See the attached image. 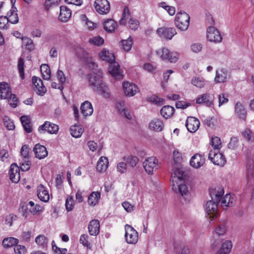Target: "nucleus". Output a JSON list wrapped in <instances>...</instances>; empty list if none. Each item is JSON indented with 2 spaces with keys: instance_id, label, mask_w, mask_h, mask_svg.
Returning a JSON list of instances; mask_svg holds the SVG:
<instances>
[{
  "instance_id": "9",
  "label": "nucleus",
  "mask_w": 254,
  "mask_h": 254,
  "mask_svg": "<svg viewBox=\"0 0 254 254\" xmlns=\"http://www.w3.org/2000/svg\"><path fill=\"white\" fill-rule=\"evenodd\" d=\"M94 5L96 11L100 14H106L110 12V4L108 0H96Z\"/></svg>"
},
{
  "instance_id": "45",
  "label": "nucleus",
  "mask_w": 254,
  "mask_h": 254,
  "mask_svg": "<svg viewBox=\"0 0 254 254\" xmlns=\"http://www.w3.org/2000/svg\"><path fill=\"white\" fill-rule=\"evenodd\" d=\"M18 243V240L13 237L6 238L2 241V245L5 248L15 246Z\"/></svg>"
},
{
  "instance_id": "10",
  "label": "nucleus",
  "mask_w": 254,
  "mask_h": 254,
  "mask_svg": "<svg viewBox=\"0 0 254 254\" xmlns=\"http://www.w3.org/2000/svg\"><path fill=\"white\" fill-rule=\"evenodd\" d=\"M207 38L210 42L214 43H220L222 40L220 32L213 26H210L207 28Z\"/></svg>"
},
{
  "instance_id": "23",
  "label": "nucleus",
  "mask_w": 254,
  "mask_h": 254,
  "mask_svg": "<svg viewBox=\"0 0 254 254\" xmlns=\"http://www.w3.org/2000/svg\"><path fill=\"white\" fill-rule=\"evenodd\" d=\"M35 157L39 159L45 158L48 155V151L46 148L40 144H37L33 148Z\"/></svg>"
},
{
  "instance_id": "50",
  "label": "nucleus",
  "mask_w": 254,
  "mask_h": 254,
  "mask_svg": "<svg viewBox=\"0 0 254 254\" xmlns=\"http://www.w3.org/2000/svg\"><path fill=\"white\" fill-rule=\"evenodd\" d=\"M191 83L195 86L201 88L204 87V80L199 77H194L191 79Z\"/></svg>"
},
{
  "instance_id": "6",
  "label": "nucleus",
  "mask_w": 254,
  "mask_h": 254,
  "mask_svg": "<svg viewBox=\"0 0 254 254\" xmlns=\"http://www.w3.org/2000/svg\"><path fill=\"white\" fill-rule=\"evenodd\" d=\"M157 54L162 60L168 61L170 63H176L178 60L177 53L171 52L166 48L158 50Z\"/></svg>"
},
{
  "instance_id": "43",
  "label": "nucleus",
  "mask_w": 254,
  "mask_h": 254,
  "mask_svg": "<svg viewBox=\"0 0 254 254\" xmlns=\"http://www.w3.org/2000/svg\"><path fill=\"white\" fill-rule=\"evenodd\" d=\"M132 44V39L129 37L127 40H122L120 42V46L125 51L128 52L131 50Z\"/></svg>"
},
{
  "instance_id": "40",
  "label": "nucleus",
  "mask_w": 254,
  "mask_h": 254,
  "mask_svg": "<svg viewBox=\"0 0 254 254\" xmlns=\"http://www.w3.org/2000/svg\"><path fill=\"white\" fill-rule=\"evenodd\" d=\"M100 198V193L98 191L92 192L88 196V203L89 205L95 206Z\"/></svg>"
},
{
  "instance_id": "34",
  "label": "nucleus",
  "mask_w": 254,
  "mask_h": 254,
  "mask_svg": "<svg viewBox=\"0 0 254 254\" xmlns=\"http://www.w3.org/2000/svg\"><path fill=\"white\" fill-rule=\"evenodd\" d=\"M108 165V160L106 157L102 156L99 159L96 166L97 170L103 172L106 170Z\"/></svg>"
},
{
  "instance_id": "5",
  "label": "nucleus",
  "mask_w": 254,
  "mask_h": 254,
  "mask_svg": "<svg viewBox=\"0 0 254 254\" xmlns=\"http://www.w3.org/2000/svg\"><path fill=\"white\" fill-rule=\"evenodd\" d=\"M143 166L148 174L152 175L159 167L158 160L154 156L148 157L144 161Z\"/></svg>"
},
{
  "instance_id": "44",
  "label": "nucleus",
  "mask_w": 254,
  "mask_h": 254,
  "mask_svg": "<svg viewBox=\"0 0 254 254\" xmlns=\"http://www.w3.org/2000/svg\"><path fill=\"white\" fill-rule=\"evenodd\" d=\"M43 78L45 80H49L51 78V70L47 64H43L40 67Z\"/></svg>"
},
{
  "instance_id": "24",
  "label": "nucleus",
  "mask_w": 254,
  "mask_h": 254,
  "mask_svg": "<svg viewBox=\"0 0 254 254\" xmlns=\"http://www.w3.org/2000/svg\"><path fill=\"white\" fill-rule=\"evenodd\" d=\"M37 192V196L40 200L45 202L49 201L50 199L49 192L43 185L40 184L38 186Z\"/></svg>"
},
{
  "instance_id": "52",
  "label": "nucleus",
  "mask_w": 254,
  "mask_h": 254,
  "mask_svg": "<svg viewBox=\"0 0 254 254\" xmlns=\"http://www.w3.org/2000/svg\"><path fill=\"white\" fill-rule=\"evenodd\" d=\"M159 5L160 7L164 8L170 15H173L175 13V8L173 6L167 5L165 2H161L159 3Z\"/></svg>"
},
{
  "instance_id": "28",
  "label": "nucleus",
  "mask_w": 254,
  "mask_h": 254,
  "mask_svg": "<svg viewBox=\"0 0 254 254\" xmlns=\"http://www.w3.org/2000/svg\"><path fill=\"white\" fill-rule=\"evenodd\" d=\"M229 77L228 72L224 69H219L216 71L214 80L216 83L226 81Z\"/></svg>"
},
{
  "instance_id": "16",
  "label": "nucleus",
  "mask_w": 254,
  "mask_h": 254,
  "mask_svg": "<svg viewBox=\"0 0 254 254\" xmlns=\"http://www.w3.org/2000/svg\"><path fill=\"white\" fill-rule=\"evenodd\" d=\"M224 193L223 187L221 186L212 187L209 190V194L212 200L220 202Z\"/></svg>"
},
{
  "instance_id": "29",
  "label": "nucleus",
  "mask_w": 254,
  "mask_h": 254,
  "mask_svg": "<svg viewBox=\"0 0 254 254\" xmlns=\"http://www.w3.org/2000/svg\"><path fill=\"white\" fill-rule=\"evenodd\" d=\"M80 108L82 114L85 117L91 116L93 112L92 104L88 101L84 102L81 104Z\"/></svg>"
},
{
  "instance_id": "26",
  "label": "nucleus",
  "mask_w": 254,
  "mask_h": 254,
  "mask_svg": "<svg viewBox=\"0 0 254 254\" xmlns=\"http://www.w3.org/2000/svg\"><path fill=\"white\" fill-rule=\"evenodd\" d=\"M71 15V11L66 6L60 7V13L59 16V19L62 22H67Z\"/></svg>"
},
{
  "instance_id": "41",
  "label": "nucleus",
  "mask_w": 254,
  "mask_h": 254,
  "mask_svg": "<svg viewBox=\"0 0 254 254\" xmlns=\"http://www.w3.org/2000/svg\"><path fill=\"white\" fill-rule=\"evenodd\" d=\"M20 120L24 130L27 133L31 132L32 130V128L30 125V121L28 117L26 116H22L21 117Z\"/></svg>"
},
{
  "instance_id": "3",
  "label": "nucleus",
  "mask_w": 254,
  "mask_h": 254,
  "mask_svg": "<svg viewBox=\"0 0 254 254\" xmlns=\"http://www.w3.org/2000/svg\"><path fill=\"white\" fill-rule=\"evenodd\" d=\"M190 17L186 12H180L177 14L175 18V24L177 27L182 31L188 29L190 25Z\"/></svg>"
},
{
  "instance_id": "49",
  "label": "nucleus",
  "mask_w": 254,
  "mask_h": 254,
  "mask_svg": "<svg viewBox=\"0 0 254 254\" xmlns=\"http://www.w3.org/2000/svg\"><path fill=\"white\" fill-rule=\"evenodd\" d=\"M3 123L5 127L8 130H13L14 127L13 122L7 116H4L3 119Z\"/></svg>"
},
{
  "instance_id": "14",
  "label": "nucleus",
  "mask_w": 254,
  "mask_h": 254,
  "mask_svg": "<svg viewBox=\"0 0 254 254\" xmlns=\"http://www.w3.org/2000/svg\"><path fill=\"white\" fill-rule=\"evenodd\" d=\"M157 34L161 38L171 40L177 34L176 29L174 28L161 27L156 31Z\"/></svg>"
},
{
  "instance_id": "17",
  "label": "nucleus",
  "mask_w": 254,
  "mask_h": 254,
  "mask_svg": "<svg viewBox=\"0 0 254 254\" xmlns=\"http://www.w3.org/2000/svg\"><path fill=\"white\" fill-rule=\"evenodd\" d=\"M123 86L125 95L128 97L133 96L139 91L135 84L128 81L124 82Z\"/></svg>"
},
{
  "instance_id": "64",
  "label": "nucleus",
  "mask_w": 254,
  "mask_h": 254,
  "mask_svg": "<svg viewBox=\"0 0 254 254\" xmlns=\"http://www.w3.org/2000/svg\"><path fill=\"white\" fill-rule=\"evenodd\" d=\"M14 251L16 254H25L26 252L24 246L17 244L15 246Z\"/></svg>"
},
{
  "instance_id": "42",
  "label": "nucleus",
  "mask_w": 254,
  "mask_h": 254,
  "mask_svg": "<svg viewBox=\"0 0 254 254\" xmlns=\"http://www.w3.org/2000/svg\"><path fill=\"white\" fill-rule=\"evenodd\" d=\"M123 160L126 162L127 164L132 168L136 165L139 161L137 157L132 155L125 156L123 157Z\"/></svg>"
},
{
  "instance_id": "31",
  "label": "nucleus",
  "mask_w": 254,
  "mask_h": 254,
  "mask_svg": "<svg viewBox=\"0 0 254 254\" xmlns=\"http://www.w3.org/2000/svg\"><path fill=\"white\" fill-rule=\"evenodd\" d=\"M99 56L102 61L108 62L109 64L115 59L114 55L106 49L102 50L99 53Z\"/></svg>"
},
{
  "instance_id": "22",
  "label": "nucleus",
  "mask_w": 254,
  "mask_h": 254,
  "mask_svg": "<svg viewBox=\"0 0 254 254\" xmlns=\"http://www.w3.org/2000/svg\"><path fill=\"white\" fill-rule=\"evenodd\" d=\"M235 114L236 116L241 120H245L247 117V111L244 105L237 102L235 105Z\"/></svg>"
},
{
  "instance_id": "63",
  "label": "nucleus",
  "mask_w": 254,
  "mask_h": 254,
  "mask_svg": "<svg viewBox=\"0 0 254 254\" xmlns=\"http://www.w3.org/2000/svg\"><path fill=\"white\" fill-rule=\"evenodd\" d=\"M43 210L44 207L38 204H36L33 208L29 209V211L33 214L39 213Z\"/></svg>"
},
{
  "instance_id": "48",
  "label": "nucleus",
  "mask_w": 254,
  "mask_h": 254,
  "mask_svg": "<svg viewBox=\"0 0 254 254\" xmlns=\"http://www.w3.org/2000/svg\"><path fill=\"white\" fill-rule=\"evenodd\" d=\"M88 42L91 44L100 46L104 44V39L100 36H97L90 38Z\"/></svg>"
},
{
  "instance_id": "57",
  "label": "nucleus",
  "mask_w": 254,
  "mask_h": 254,
  "mask_svg": "<svg viewBox=\"0 0 254 254\" xmlns=\"http://www.w3.org/2000/svg\"><path fill=\"white\" fill-rule=\"evenodd\" d=\"M22 40L23 41V43H25L26 48L28 50L32 51L34 49V45L33 44V41L31 39L27 37H24L22 38Z\"/></svg>"
},
{
  "instance_id": "60",
  "label": "nucleus",
  "mask_w": 254,
  "mask_h": 254,
  "mask_svg": "<svg viewBox=\"0 0 254 254\" xmlns=\"http://www.w3.org/2000/svg\"><path fill=\"white\" fill-rule=\"evenodd\" d=\"M16 215L13 214H10L5 217V224L8 225L9 226H11L12 225L13 221L16 220Z\"/></svg>"
},
{
  "instance_id": "47",
  "label": "nucleus",
  "mask_w": 254,
  "mask_h": 254,
  "mask_svg": "<svg viewBox=\"0 0 254 254\" xmlns=\"http://www.w3.org/2000/svg\"><path fill=\"white\" fill-rule=\"evenodd\" d=\"M83 57L89 67L93 70H94L95 68L97 67L96 64L93 61L92 57H90L87 52H83Z\"/></svg>"
},
{
  "instance_id": "13",
  "label": "nucleus",
  "mask_w": 254,
  "mask_h": 254,
  "mask_svg": "<svg viewBox=\"0 0 254 254\" xmlns=\"http://www.w3.org/2000/svg\"><path fill=\"white\" fill-rule=\"evenodd\" d=\"M247 179L250 186L252 185L254 182V161L251 158H248L246 160Z\"/></svg>"
},
{
  "instance_id": "54",
  "label": "nucleus",
  "mask_w": 254,
  "mask_h": 254,
  "mask_svg": "<svg viewBox=\"0 0 254 254\" xmlns=\"http://www.w3.org/2000/svg\"><path fill=\"white\" fill-rule=\"evenodd\" d=\"M24 64L23 59L20 58L18 61L17 67L22 79L24 78Z\"/></svg>"
},
{
  "instance_id": "38",
  "label": "nucleus",
  "mask_w": 254,
  "mask_h": 254,
  "mask_svg": "<svg viewBox=\"0 0 254 254\" xmlns=\"http://www.w3.org/2000/svg\"><path fill=\"white\" fill-rule=\"evenodd\" d=\"M83 129L80 126L73 125L70 128V134L75 138L80 137L83 132Z\"/></svg>"
},
{
  "instance_id": "62",
  "label": "nucleus",
  "mask_w": 254,
  "mask_h": 254,
  "mask_svg": "<svg viewBox=\"0 0 254 254\" xmlns=\"http://www.w3.org/2000/svg\"><path fill=\"white\" fill-rule=\"evenodd\" d=\"M122 206L127 212H131L134 209L135 207L133 204L126 201L122 203Z\"/></svg>"
},
{
  "instance_id": "7",
  "label": "nucleus",
  "mask_w": 254,
  "mask_h": 254,
  "mask_svg": "<svg viewBox=\"0 0 254 254\" xmlns=\"http://www.w3.org/2000/svg\"><path fill=\"white\" fill-rule=\"evenodd\" d=\"M125 237L126 242L128 244H135L138 239V232L130 225L126 224L125 225Z\"/></svg>"
},
{
  "instance_id": "20",
  "label": "nucleus",
  "mask_w": 254,
  "mask_h": 254,
  "mask_svg": "<svg viewBox=\"0 0 254 254\" xmlns=\"http://www.w3.org/2000/svg\"><path fill=\"white\" fill-rule=\"evenodd\" d=\"M32 82L37 90V93L40 96H43L46 93L47 89L44 85L42 80L34 76L32 77Z\"/></svg>"
},
{
  "instance_id": "53",
  "label": "nucleus",
  "mask_w": 254,
  "mask_h": 254,
  "mask_svg": "<svg viewBox=\"0 0 254 254\" xmlns=\"http://www.w3.org/2000/svg\"><path fill=\"white\" fill-rule=\"evenodd\" d=\"M35 242L38 245L44 247L48 243V239L44 235H40L35 238Z\"/></svg>"
},
{
  "instance_id": "12",
  "label": "nucleus",
  "mask_w": 254,
  "mask_h": 254,
  "mask_svg": "<svg viewBox=\"0 0 254 254\" xmlns=\"http://www.w3.org/2000/svg\"><path fill=\"white\" fill-rule=\"evenodd\" d=\"M219 202L212 199L207 202L205 205V210L210 218L213 219L217 217L218 214L217 205Z\"/></svg>"
},
{
  "instance_id": "15",
  "label": "nucleus",
  "mask_w": 254,
  "mask_h": 254,
  "mask_svg": "<svg viewBox=\"0 0 254 254\" xmlns=\"http://www.w3.org/2000/svg\"><path fill=\"white\" fill-rule=\"evenodd\" d=\"M200 122L199 120L194 117H189L186 122V127L190 132H195L199 128Z\"/></svg>"
},
{
  "instance_id": "46",
  "label": "nucleus",
  "mask_w": 254,
  "mask_h": 254,
  "mask_svg": "<svg viewBox=\"0 0 254 254\" xmlns=\"http://www.w3.org/2000/svg\"><path fill=\"white\" fill-rule=\"evenodd\" d=\"M15 9H11L10 10V12L7 13L8 21L12 24H16L18 22L19 19Z\"/></svg>"
},
{
  "instance_id": "25",
  "label": "nucleus",
  "mask_w": 254,
  "mask_h": 254,
  "mask_svg": "<svg viewBox=\"0 0 254 254\" xmlns=\"http://www.w3.org/2000/svg\"><path fill=\"white\" fill-rule=\"evenodd\" d=\"M88 231L90 235L97 236L100 231V223L97 219H93L88 225Z\"/></svg>"
},
{
  "instance_id": "61",
  "label": "nucleus",
  "mask_w": 254,
  "mask_h": 254,
  "mask_svg": "<svg viewBox=\"0 0 254 254\" xmlns=\"http://www.w3.org/2000/svg\"><path fill=\"white\" fill-rule=\"evenodd\" d=\"M73 199L72 196H69L66 199L65 206L67 211H71L73 208Z\"/></svg>"
},
{
  "instance_id": "11",
  "label": "nucleus",
  "mask_w": 254,
  "mask_h": 254,
  "mask_svg": "<svg viewBox=\"0 0 254 254\" xmlns=\"http://www.w3.org/2000/svg\"><path fill=\"white\" fill-rule=\"evenodd\" d=\"M214 96L209 93L201 94L196 99V103L203 104L208 107H212L214 105Z\"/></svg>"
},
{
  "instance_id": "58",
  "label": "nucleus",
  "mask_w": 254,
  "mask_h": 254,
  "mask_svg": "<svg viewBox=\"0 0 254 254\" xmlns=\"http://www.w3.org/2000/svg\"><path fill=\"white\" fill-rule=\"evenodd\" d=\"M117 169L118 172L123 174L126 172L127 169V164L126 162H121L117 164Z\"/></svg>"
},
{
  "instance_id": "4",
  "label": "nucleus",
  "mask_w": 254,
  "mask_h": 254,
  "mask_svg": "<svg viewBox=\"0 0 254 254\" xmlns=\"http://www.w3.org/2000/svg\"><path fill=\"white\" fill-rule=\"evenodd\" d=\"M130 12L127 8H125L122 16L120 20V23L121 25H125L127 21L129 19L128 25L130 28L132 30H136L139 26V22L137 19L130 18Z\"/></svg>"
},
{
  "instance_id": "18",
  "label": "nucleus",
  "mask_w": 254,
  "mask_h": 254,
  "mask_svg": "<svg viewBox=\"0 0 254 254\" xmlns=\"http://www.w3.org/2000/svg\"><path fill=\"white\" fill-rule=\"evenodd\" d=\"M59 130V126L49 122H45L38 128V131H46L51 134H56Z\"/></svg>"
},
{
  "instance_id": "55",
  "label": "nucleus",
  "mask_w": 254,
  "mask_h": 254,
  "mask_svg": "<svg viewBox=\"0 0 254 254\" xmlns=\"http://www.w3.org/2000/svg\"><path fill=\"white\" fill-rule=\"evenodd\" d=\"M9 104L11 107L13 108H15L17 106V99L15 94H12L11 93L9 94V97L7 98Z\"/></svg>"
},
{
  "instance_id": "35",
  "label": "nucleus",
  "mask_w": 254,
  "mask_h": 254,
  "mask_svg": "<svg viewBox=\"0 0 254 254\" xmlns=\"http://www.w3.org/2000/svg\"><path fill=\"white\" fill-rule=\"evenodd\" d=\"M235 202V199L234 194L231 195L230 193H227L223 197L221 203L223 207H229L233 206Z\"/></svg>"
},
{
  "instance_id": "37",
  "label": "nucleus",
  "mask_w": 254,
  "mask_h": 254,
  "mask_svg": "<svg viewBox=\"0 0 254 254\" xmlns=\"http://www.w3.org/2000/svg\"><path fill=\"white\" fill-rule=\"evenodd\" d=\"M104 29L108 32H112L116 29L117 23L113 19H107L103 23Z\"/></svg>"
},
{
  "instance_id": "33",
  "label": "nucleus",
  "mask_w": 254,
  "mask_h": 254,
  "mask_svg": "<svg viewBox=\"0 0 254 254\" xmlns=\"http://www.w3.org/2000/svg\"><path fill=\"white\" fill-rule=\"evenodd\" d=\"M149 127L151 130L161 131L163 129L164 125L161 120L155 119L150 122Z\"/></svg>"
},
{
  "instance_id": "21",
  "label": "nucleus",
  "mask_w": 254,
  "mask_h": 254,
  "mask_svg": "<svg viewBox=\"0 0 254 254\" xmlns=\"http://www.w3.org/2000/svg\"><path fill=\"white\" fill-rule=\"evenodd\" d=\"M119 64L114 60L109 64V72L116 78H121L122 75L120 73Z\"/></svg>"
},
{
  "instance_id": "30",
  "label": "nucleus",
  "mask_w": 254,
  "mask_h": 254,
  "mask_svg": "<svg viewBox=\"0 0 254 254\" xmlns=\"http://www.w3.org/2000/svg\"><path fill=\"white\" fill-rule=\"evenodd\" d=\"M10 88L6 82L0 83V98L1 99L7 98L11 93Z\"/></svg>"
},
{
  "instance_id": "2",
  "label": "nucleus",
  "mask_w": 254,
  "mask_h": 254,
  "mask_svg": "<svg viewBox=\"0 0 254 254\" xmlns=\"http://www.w3.org/2000/svg\"><path fill=\"white\" fill-rule=\"evenodd\" d=\"M185 176V173L182 168L174 169L171 175L172 190L182 195H186L188 192V187L184 184Z\"/></svg>"
},
{
  "instance_id": "8",
  "label": "nucleus",
  "mask_w": 254,
  "mask_h": 254,
  "mask_svg": "<svg viewBox=\"0 0 254 254\" xmlns=\"http://www.w3.org/2000/svg\"><path fill=\"white\" fill-rule=\"evenodd\" d=\"M208 158L215 165L223 166L226 162L224 155L217 150H211L208 154Z\"/></svg>"
},
{
  "instance_id": "36",
  "label": "nucleus",
  "mask_w": 254,
  "mask_h": 254,
  "mask_svg": "<svg viewBox=\"0 0 254 254\" xmlns=\"http://www.w3.org/2000/svg\"><path fill=\"white\" fill-rule=\"evenodd\" d=\"M232 246L231 241L227 240L225 241L222 244L221 248L216 254H229L232 250Z\"/></svg>"
},
{
  "instance_id": "39",
  "label": "nucleus",
  "mask_w": 254,
  "mask_h": 254,
  "mask_svg": "<svg viewBox=\"0 0 254 254\" xmlns=\"http://www.w3.org/2000/svg\"><path fill=\"white\" fill-rule=\"evenodd\" d=\"M174 111L175 110L173 107L168 105L164 106L160 110V113L164 118L168 119L172 116Z\"/></svg>"
},
{
  "instance_id": "27",
  "label": "nucleus",
  "mask_w": 254,
  "mask_h": 254,
  "mask_svg": "<svg viewBox=\"0 0 254 254\" xmlns=\"http://www.w3.org/2000/svg\"><path fill=\"white\" fill-rule=\"evenodd\" d=\"M204 163V159L200 154H196L190 159V166L194 168L200 167Z\"/></svg>"
},
{
  "instance_id": "32",
  "label": "nucleus",
  "mask_w": 254,
  "mask_h": 254,
  "mask_svg": "<svg viewBox=\"0 0 254 254\" xmlns=\"http://www.w3.org/2000/svg\"><path fill=\"white\" fill-rule=\"evenodd\" d=\"M226 223V221L224 220L217 222L214 229V232L217 235H223L226 233L227 231Z\"/></svg>"
},
{
  "instance_id": "1",
  "label": "nucleus",
  "mask_w": 254,
  "mask_h": 254,
  "mask_svg": "<svg viewBox=\"0 0 254 254\" xmlns=\"http://www.w3.org/2000/svg\"><path fill=\"white\" fill-rule=\"evenodd\" d=\"M103 73L100 69L96 72L92 71L88 76L89 86L93 90L105 98H109L110 93L108 87L102 82Z\"/></svg>"
},
{
  "instance_id": "56",
  "label": "nucleus",
  "mask_w": 254,
  "mask_h": 254,
  "mask_svg": "<svg viewBox=\"0 0 254 254\" xmlns=\"http://www.w3.org/2000/svg\"><path fill=\"white\" fill-rule=\"evenodd\" d=\"M30 149L28 146L26 145H24L22 146L21 149V154L22 156L23 157V159L29 160V151Z\"/></svg>"
},
{
  "instance_id": "51",
  "label": "nucleus",
  "mask_w": 254,
  "mask_h": 254,
  "mask_svg": "<svg viewBox=\"0 0 254 254\" xmlns=\"http://www.w3.org/2000/svg\"><path fill=\"white\" fill-rule=\"evenodd\" d=\"M210 144L214 147V150H218L221 147V141L218 137H212Z\"/></svg>"
},
{
  "instance_id": "59",
  "label": "nucleus",
  "mask_w": 254,
  "mask_h": 254,
  "mask_svg": "<svg viewBox=\"0 0 254 254\" xmlns=\"http://www.w3.org/2000/svg\"><path fill=\"white\" fill-rule=\"evenodd\" d=\"M30 165L31 162L29 160L23 159L20 163V169L22 171H27L30 169Z\"/></svg>"
},
{
  "instance_id": "19",
  "label": "nucleus",
  "mask_w": 254,
  "mask_h": 254,
  "mask_svg": "<svg viewBox=\"0 0 254 254\" xmlns=\"http://www.w3.org/2000/svg\"><path fill=\"white\" fill-rule=\"evenodd\" d=\"M9 179L14 183H18L20 180V171L19 167L16 164H12L10 166L9 171Z\"/></svg>"
}]
</instances>
